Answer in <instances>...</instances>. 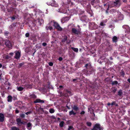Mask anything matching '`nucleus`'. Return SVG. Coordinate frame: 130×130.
<instances>
[{
  "label": "nucleus",
  "instance_id": "338daca9",
  "mask_svg": "<svg viewBox=\"0 0 130 130\" xmlns=\"http://www.w3.org/2000/svg\"><path fill=\"white\" fill-rule=\"evenodd\" d=\"M52 117H53V119H55V116H52Z\"/></svg>",
  "mask_w": 130,
  "mask_h": 130
},
{
  "label": "nucleus",
  "instance_id": "13d9d810",
  "mask_svg": "<svg viewBox=\"0 0 130 130\" xmlns=\"http://www.w3.org/2000/svg\"><path fill=\"white\" fill-rule=\"evenodd\" d=\"M107 105H108V106H110V103H108L107 104Z\"/></svg>",
  "mask_w": 130,
  "mask_h": 130
},
{
  "label": "nucleus",
  "instance_id": "680f3d73",
  "mask_svg": "<svg viewBox=\"0 0 130 130\" xmlns=\"http://www.w3.org/2000/svg\"><path fill=\"white\" fill-rule=\"evenodd\" d=\"M2 67V65L0 63V68H1Z\"/></svg>",
  "mask_w": 130,
  "mask_h": 130
},
{
  "label": "nucleus",
  "instance_id": "79ce46f5",
  "mask_svg": "<svg viewBox=\"0 0 130 130\" xmlns=\"http://www.w3.org/2000/svg\"><path fill=\"white\" fill-rule=\"evenodd\" d=\"M48 64L49 66H53V63H52V62H51L49 63Z\"/></svg>",
  "mask_w": 130,
  "mask_h": 130
},
{
  "label": "nucleus",
  "instance_id": "09e8293b",
  "mask_svg": "<svg viewBox=\"0 0 130 130\" xmlns=\"http://www.w3.org/2000/svg\"><path fill=\"white\" fill-rule=\"evenodd\" d=\"M115 102H113L111 103V105H115Z\"/></svg>",
  "mask_w": 130,
  "mask_h": 130
},
{
  "label": "nucleus",
  "instance_id": "7c9ffc66",
  "mask_svg": "<svg viewBox=\"0 0 130 130\" xmlns=\"http://www.w3.org/2000/svg\"><path fill=\"white\" fill-rule=\"evenodd\" d=\"M73 128L72 126H69L68 128V130H73Z\"/></svg>",
  "mask_w": 130,
  "mask_h": 130
},
{
  "label": "nucleus",
  "instance_id": "72a5a7b5",
  "mask_svg": "<svg viewBox=\"0 0 130 130\" xmlns=\"http://www.w3.org/2000/svg\"><path fill=\"white\" fill-rule=\"evenodd\" d=\"M20 116L22 118H24L25 117V115L24 113H21L20 114Z\"/></svg>",
  "mask_w": 130,
  "mask_h": 130
},
{
  "label": "nucleus",
  "instance_id": "f704fd0d",
  "mask_svg": "<svg viewBox=\"0 0 130 130\" xmlns=\"http://www.w3.org/2000/svg\"><path fill=\"white\" fill-rule=\"evenodd\" d=\"M86 124L88 126H90L91 125V123L89 122H87Z\"/></svg>",
  "mask_w": 130,
  "mask_h": 130
},
{
  "label": "nucleus",
  "instance_id": "9b49d317",
  "mask_svg": "<svg viewBox=\"0 0 130 130\" xmlns=\"http://www.w3.org/2000/svg\"><path fill=\"white\" fill-rule=\"evenodd\" d=\"M15 55L14 56L15 58L17 59H19L20 57V53L19 52H15Z\"/></svg>",
  "mask_w": 130,
  "mask_h": 130
},
{
  "label": "nucleus",
  "instance_id": "cd10ccee",
  "mask_svg": "<svg viewBox=\"0 0 130 130\" xmlns=\"http://www.w3.org/2000/svg\"><path fill=\"white\" fill-rule=\"evenodd\" d=\"M76 114V113L74 112L73 111V110H72L69 112V115H71L72 114L75 115Z\"/></svg>",
  "mask_w": 130,
  "mask_h": 130
},
{
  "label": "nucleus",
  "instance_id": "bb28decb",
  "mask_svg": "<svg viewBox=\"0 0 130 130\" xmlns=\"http://www.w3.org/2000/svg\"><path fill=\"white\" fill-rule=\"evenodd\" d=\"M73 109L75 111H77L78 109V108L77 106H74L73 108Z\"/></svg>",
  "mask_w": 130,
  "mask_h": 130
},
{
  "label": "nucleus",
  "instance_id": "6e6552de",
  "mask_svg": "<svg viewBox=\"0 0 130 130\" xmlns=\"http://www.w3.org/2000/svg\"><path fill=\"white\" fill-rule=\"evenodd\" d=\"M5 44L7 47L9 48H11V47L12 45L11 43L9 40H6Z\"/></svg>",
  "mask_w": 130,
  "mask_h": 130
},
{
  "label": "nucleus",
  "instance_id": "603ef678",
  "mask_svg": "<svg viewBox=\"0 0 130 130\" xmlns=\"http://www.w3.org/2000/svg\"><path fill=\"white\" fill-rule=\"evenodd\" d=\"M10 57L9 56L7 55V56H6V59H8V58H10Z\"/></svg>",
  "mask_w": 130,
  "mask_h": 130
},
{
  "label": "nucleus",
  "instance_id": "c9c22d12",
  "mask_svg": "<svg viewBox=\"0 0 130 130\" xmlns=\"http://www.w3.org/2000/svg\"><path fill=\"white\" fill-rule=\"evenodd\" d=\"M118 95L121 96L122 94V92L121 90H119L118 92Z\"/></svg>",
  "mask_w": 130,
  "mask_h": 130
},
{
  "label": "nucleus",
  "instance_id": "3c124183",
  "mask_svg": "<svg viewBox=\"0 0 130 130\" xmlns=\"http://www.w3.org/2000/svg\"><path fill=\"white\" fill-rule=\"evenodd\" d=\"M15 112L16 113H18L19 112V111L17 109H16L15 110Z\"/></svg>",
  "mask_w": 130,
  "mask_h": 130
},
{
  "label": "nucleus",
  "instance_id": "9d476101",
  "mask_svg": "<svg viewBox=\"0 0 130 130\" xmlns=\"http://www.w3.org/2000/svg\"><path fill=\"white\" fill-rule=\"evenodd\" d=\"M70 92L68 91H64V93H63V94H62L61 95H63L65 97H67L69 96V94H70Z\"/></svg>",
  "mask_w": 130,
  "mask_h": 130
},
{
  "label": "nucleus",
  "instance_id": "0e129e2a",
  "mask_svg": "<svg viewBox=\"0 0 130 130\" xmlns=\"http://www.w3.org/2000/svg\"><path fill=\"white\" fill-rule=\"evenodd\" d=\"M2 39V38H1L0 37V43H1V41Z\"/></svg>",
  "mask_w": 130,
  "mask_h": 130
},
{
  "label": "nucleus",
  "instance_id": "f257e3e1",
  "mask_svg": "<svg viewBox=\"0 0 130 130\" xmlns=\"http://www.w3.org/2000/svg\"><path fill=\"white\" fill-rule=\"evenodd\" d=\"M50 25H53L54 26L56 29L59 30L61 31L62 30V28L60 26L59 24L54 21H51L50 22Z\"/></svg>",
  "mask_w": 130,
  "mask_h": 130
},
{
  "label": "nucleus",
  "instance_id": "ddd939ff",
  "mask_svg": "<svg viewBox=\"0 0 130 130\" xmlns=\"http://www.w3.org/2000/svg\"><path fill=\"white\" fill-rule=\"evenodd\" d=\"M37 21L39 23L40 25H41L44 22L43 19H40L39 18H38Z\"/></svg>",
  "mask_w": 130,
  "mask_h": 130
},
{
  "label": "nucleus",
  "instance_id": "49530a36",
  "mask_svg": "<svg viewBox=\"0 0 130 130\" xmlns=\"http://www.w3.org/2000/svg\"><path fill=\"white\" fill-rule=\"evenodd\" d=\"M85 113V112L84 111H83L81 112L80 113L81 115H83Z\"/></svg>",
  "mask_w": 130,
  "mask_h": 130
},
{
  "label": "nucleus",
  "instance_id": "39448f33",
  "mask_svg": "<svg viewBox=\"0 0 130 130\" xmlns=\"http://www.w3.org/2000/svg\"><path fill=\"white\" fill-rule=\"evenodd\" d=\"M95 127H96V130H103V128L99 123H96L94 125L93 128H95Z\"/></svg>",
  "mask_w": 130,
  "mask_h": 130
},
{
  "label": "nucleus",
  "instance_id": "393cba45",
  "mask_svg": "<svg viewBox=\"0 0 130 130\" xmlns=\"http://www.w3.org/2000/svg\"><path fill=\"white\" fill-rule=\"evenodd\" d=\"M11 129L12 130H20L19 128L15 127H12Z\"/></svg>",
  "mask_w": 130,
  "mask_h": 130
},
{
  "label": "nucleus",
  "instance_id": "7ed1b4c3",
  "mask_svg": "<svg viewBox=\"0 0 130 130\" xmlns=\"http://www.w3.org/2000/svg\"><path fill=\"white\" fill-rule=\"evenodd\" d=\"M46 4L48 5H51V6H54L55 7H57L58 6L57 3H56V2L53 0L52 1L51 3L48 2L46 3Z\"/></svg>",
  "mask_w": 130,
  "mask_h": 130
},
{
  "label": "nucleus",
  "instance_id": "37998d69",
  "mask_svg": "<svg viewBox=\"0 0 130 130\" xmlns=\"http://www.w3.org/2000/svg\"><path fill=\"white\" fill-rule=\"evenodd\" d=\"M46 43L45 42H44L42 43V45L44 46H46Z\"/></svg>",
  "mask_w": 130,
  "mask_h": 130
},
{
  "label": "nucleus",
  "instance_id": "f8f14e48",
  "mask_svg": "<svg viewBox=\"0 0 130 130\" xmlns=\"http://www.w3.org/2000/svg\"><path fill=\"white\" fill-rule=\"evenodd\" d=\"M4 116L3 114L0 113V122H2L4 120Z\"/></svg>",
  "mask_w": 130,
  "mask_h": 130
},
{
  "label": "nucleus",
  "instance_id": "0eeeda50",
  "mask_svg": "<svg viewBox=\"0 0 130 130\" xmlns=\"http://www.w3.org/2000/svg\"><path fill=\"white\" fill-rule=\"evenodd\" d=\"M72 32L75 34L78 35L80 33V29L77 30L75 28H73L72 29Z\"/></svg>",
  "mask_w": 130,
  "mask_h": 130
},
{
  "label": "nucleus",
  "instance_id": "20e7f679",
  "mask_svg": "<svg viewBox=\"0 0 130 130\" xmlns=\"http://www.w3.org/2000/svg\"><path fill=\"white\" fill-rule=\"evenodd\" d=\"M123 28L125 29V32L129 33L130 32V28L128 25H124L123 26Z\"/></svg>",
  "mask_w": 130,
  "mask_h": 130
},
{
  "label": "nucleus",
  "instance_id": "a19ab883",
  "mask_svg": "<svg viewBox=\"0 0 130 130\" xmlns=\"http://www.w3.org/2000/svg\"><path fill=\"white\" fill-rule=\"evenodd\" d=\"M13 25H11L9 27V28L10 29H12L13 28Z\"/></svg>",
  "mask_w": 130,
  "mask_h": 130
},
{
  "label": "nucleus",
  "instance_id": "052dcab7",
  "mask_svg": "<svg viewBox=\"0 0 130 130\" xmlns=\"http://www.w3.org/2000/svg\"><path fill=\"white\" fill-rule=\"evenodd\" d=\"M70 42H71L70 40H69V41H68L67 42L68 43H70Z\"/></svg>",
  "mask_w": 130,
  "mask_h": 130
},
{
  "label": "nucleus",
  "instance_id": "a878e982",
  "mask_svg": "<svg viewBox=\"0 0 130 130\" xmlns=\"http://www.w3.org/2000/svg\"><path fill=\"white\" fill-rule=\"evenodd\" d=\"M71 48L74 51L76 52H77L78 51V49L77 48H75L74 47H72Z\"/></svg>",
  "mask_w": 130,
  "mask_h": 130
},
{
  "label": "nucleus",
  "instance_id": "ea45409f",
  "mask_svg": "<svg viewBox=\"0 0 130 130\" xmlns=\"http://www.w3.org/2000/svg\"><path fill=\"white\" fill-rule=\"evenodd\" d=\"M9 34V32L8 31H5V36H7Z\"/></svg>",
  "mask_w": 130,
  "mask_h": 130
},
{
  "label": "nucleus",
  "instance_id": "864d4df0",
  "mask_svg": "<svg viewBox=\"0 0 130 130\" xmlns=\"http://www.w3.org/2000/svg\"><path fill=\"white\" fill-rule=\"evenodd\" d=\"M13 53H9V55H11V56H13Z\"/></svg>",
  "mask_w": 130,
  "mask_h": 130
},
{
  "label": "nucleus",
  "instance_id": "de8ad7c7",
  "mask_svg": "<svg viewBox=\"0 0 130 130\" xmlns=\"http://www.w3.org/2000/svg\"><path fill=\"white\" fill-rule=\"evenodd\" d=\"M62 57H59V59H58L60 61H61L62 60Z\"/></svg>",
  "mask_w": 130,
  "mask_h": 130
},
{
  "label": "nucleus",
  "instance_id": "412c9836",
  "mask_svg": "<svg viewBox=\"0 0 130 130\" xmlns=\"http://www.w3.org/2000/svg\"><path fill=\"white\" fill-rule=\"evenodd\" d=\"M29 97L30 98H32L33 99H35L36 98V96L34 94H32L30 95Z\"/></svg>",
  "mask_w": 130,
  "mask_h": 130
},
{
  "label": "nucleus",
  "instance_id": "5fc2aeb1",
  "mask_svg": "<svg viewBox=\"0 0 130 130\" xmlns=\"http://www.w3.org/2000/svg\"><path fill=\"white\" fill-rule=\"evenodd\" d=\"M30 112H27L26 113H25L26 115H28L29 113H30Z\"/></svg>",
  "mask_w": 130,
  "mask_h": 130
},
{
  "label": "nucleus",
  "instance_id": "4d7b16f0",
  "mask_svg": "<svg viewBox=\"0 0 130 130\" xmlns=\"http://www.w3.org/2000/svg\"><path fill=\"white\" fill-rule=\"evenodd\" d=\"M127 81L129 82L130 83V78H128V80H127Z\"/></svg>",
  "mask_w": 130,
  "mask_h": 130
},
{
  "label": "nucleus",
  "instance_id": "e433bc0d",
  "mask_svg": "<svg viewBox=\"0 0 130 130\" xmlns=\"http://www.w3.org/2000/svg\"><path fill=\"white\" fill-rule=\"evenodd\" d=\"M17 18L15 16H13V17H11L10 18L12 19V20H13Z\"/></svg>",
  "mask_w": 130,
  "mask_h": 130
},
{
  "label": "nucleus",
  "instance_id": "5701e85b",
  "mask_svg": "<svg viewBox=\"0 0 130 130\" xmlns=\"http://www.w3.org/2000/svg\"><path fill=\"white\" fill-rule=\"evenodd\" d=\"M93 111V109L91 107L88 108V112H90L91 113H92Z\"/></svg>",
  "mask_w": 130,
  "mask_h": 130
},
{
  "label": "nucleus",
  "instance_id": "f3484780",
  "mask_svg": "<svg viewBox=\"0 0 130 130\" xmlns=\"http://www.w3.org/2000/svg\"><path fill=\"white\" fill-rule=\"evenodd\" d=\"M114 5L116 6H118L120 5V1L119 0H117L114 3Z\"/></svg>",
  "mask_w": 130,
  "mask_h": 130
},
{
  "label": "nucleus",
  "instance_id": "4c0bfd02",
  "mask_svg": "<svg viewBox=\"0 0 130 130\" xmlns=\"http://www.w3.org/2000/svg\"><path fill=\"white\" fill-rule=\"evenodd\" d=\"M93 28L94 29L96 28L97 27V26L95 24H93Z\"/></svg>",
  "mask_w": 130,
  "mask_h": 130
},
{
  "label": "nucleus",
  "instance_id": "69168bd1",
  "mask_svg": "<svg viewBox=\"0 0 130 130\" xmlns=\"http://www.w3.org/2000/svg\"><path fill=\"white\" fill-rule=\"evenodd\" d=\"M59 87H60V88H62V86H59Z\"/></svg>",
  "mask_w": 130,
  "mask_h": 130
},
{
  "label": "nucleus",
  "instance_id": "2eb2a0df",
  "mask_svg": "<svg viewBox=\"0 0 130 130\" xmlns=\"http://www.w3.org/2000/svg\"><path fill=\"white\" fill-rule=\"evenodd\" d=\"M32 127V124L30 122L28 123L27 124V128L29 130L31 129Z\"/></svg>",
  "mask_w": 130,
  "mask_h": 130
},
{
  "label": "nucleus",
  "instance_id": "c756f323",
  "mask_svg": "<svg viewBox=\"0 0 130 130\" xmlns=\"http://www.w3.org/2000/svg\"><path fill=\"white\" fill-rule=\"evenodd\" d=\"M117 15V17L119 18V20H122V18H120L121 17H122H122H123L122 15L121 14H120V17H119V15H118V14Z\"/></svg>",
  "mask_w": 130,
  "mask_h": 130
},
{
  "label": "nucleus",
  "instance_id": "dca6fc26",
  "mask_svg": "<svg viewBox=\"0 0 130 130\" xmlns=\"http://www.w3.org/2000/svg\"><path fill=\"white\" fill-rule=\"evenodd\" d=\"M34 102L35 103H44V101L43 100H42L40 99H37L34 101Z\"/></svg>",
  "mask_w": 130,
  "mask_h": 130
},
{
  "label": "nucleus",
  "instance_id": "8fccbe9b",
  "mask_svg": "<svg viewBox=\"0 0 130 130\" xmlns=\"http://www.w3.org/2000/svg\"><path fill=\"white\" fill-rule=\"evenodd\" d=\"M67 39V36H65L64 37V41H66Z\"/></svg>",
  "mask_w": 130,
  "mask_h": 130
},
{
  "label": "nucleus",
  "instance_id": "a18cd8bd",
  "mask_svg": "<svg viewBox=\"0 0 130 130\" xmlns=\"http://www.w3.org/2000/svg\"><path fill=\"white\" fill-rule=\"evenodd\" d=\"M29 35V34L28 33H26L25 34L26 36V37H28Z\"/></svg>",
  "mask_w": 130,
  "mask_h": 130
},
{
  "label": "nucleus",
  "instance_id": "e2e57ef3",
  "mask_svg": "<svg viewBox=\"0 0 130 130\" xmlns=\"http://www.w3.org/2000/svg\"><path fill=\"white\" fill-rule=\"evenodd\" d=\"M84 130H89V129H87L86 128H85Z\"/></svg>",
  "mask_w": 130,
  "mask_h": 130
},
{
  "label": "nucleus",
  "instance_id": "4be33fe9",
  "mask_svg": "<svg viewBox=\"0 0 130 130\" xmlns=\"http://www.w3.org/2000/svg\"><path fill=\"white\" fill-rule=\"evenodd\" d=\"M117 40V38L116 36H114L112 39V40L113 42H116Z\"/></svg>",
  "mask_w": 130,
  "mask_h": 130
},
{
  "label": "nucleus",
  "instance_id": "c03bdc74",
  "mask_svg": "<svg viewBox=\"0 0 130 130\" xmlns=\"http://www.w3.org/2000/svg\"><path fill=\"white\" fill-rule=\"evenodd\" d=\"M61 9H60V10H59L60 11V12H61V13H65L66 12V11H64V12L62 11H61Z\"/></svg>",
  "mask_w": 130,
  "mask_h": 130
},
{
  "label": "nucleus",
  "instance_id": "4468645a",
  "mask_svg": "<svg viewBox=\"0 0 130 130\" xmlns=\"http://www.w3.org/2000/svg\"><path fill=\"white\" fill-rule=\"evenodd\" d=\"M53 26V25H50L49 23L48 25L46 27V28L47 30L49 29L50 30H53V28L52 27Z\"/></svg>",
  "mask_w": 130,
  "mask_h": 130
},
{
  "label": "nucleus",
  "instance_id": "c85d7f7f",
  "mask_svg": "<svg viewBox=\"0 0 130 130\" xmlns=\"http://www.w3.org/2000/svg\"><path fill=\"white\" fill-rule=\"evenodd\" d=\"M64 123V122L63 121H61V122H60V124H59L60 126L61 127H63V126Z\"/></svg>",
  "mask_w": 130,
  "mask_h": 130
},
{
  "label": "nucleus",
  "instance_id": "2f4dec72",
  "mask_svg": "<svg viewBox=\"0 0 130 130\" xmlns=\"http://www.w3.org/2000/svg\"><path fill=\"white\" fill-rule=\"evenodd\" d=\"M100 25L102 26H103L105 25V24L103 22H102L100 23Z\"/></svg>",
  "mask_w": 130,
  "mask_h": 130
},
{
  "label": "nucleus",
  "instance_id": "774afa93",
  "mask_svg": "<svg viewBox=\"0 0 130 130\" xmlns=\"http://www.w3.org/2000/svg\"><path fill=\"white\" fill-rule=\"evenodd\" d=\"M115 105H116V106H118V104H115Z\"/></svg>",
  "mask_w": 130,
  "mask_h": 130
},
{
  "label": "nucleus",
  "instance_id": "6e6d98bb",
  "mask_svg": "<svg viewBox=\"0 0 130 130\" xmlns=\"http://www.w3.org/2000/svg\"><path fill=\"white\" fill-rule=\"evenodd\" d=\"M92 130H97L96 129V128L95 127V128H93V129H92Z\"/></svg>",
  "mask_w": 130,
  "mask_h": 130
},
{
  "label": "nucleus",
  "instance_id": "423d86ee",
  "mask_svg": "<svg viewBox=\"0 0 130 130\" xmlns=\"http://www.w3.org/2000/svg\"><path fill=\"white\" fill-rule=\"evenodd\" d=\"M16 121L18 125H21L22 124L24 125L26 123L25 122H22L21 119L20 118L17 119L16 120Z\"/></svg>",
  "mask_w": 130,
  "mask_h": 130
},
{
  "label": "nucleus",
  "instance_id": "aec40b11",
  "mask_svg": "<svg viewBox=\"0 0 130 130\" xmlns=\"http://www.w3.org/2000/svg\"><path fill=\"white\" fill-rule=\"evenodd\" d=\"M17 89L18 90L20 91L23 90L24 89V88H23L21 87H17Z\"/></svg>",
  "mask_w": 130,
  "mask_h": 130
},
{
  "label": "nucleus",
  "instance_id": "b1692460",
  "mask_svg": "<svg viewBox=\"0 0 130 130\" xmlns=\"http://www.w3.org/2000/svg\"><path fill=\"white\" fill-rule=\"evenodd\" d=\"M49 112L51 113H53L55 112L54 109L53 108H50L49 110Z\"/></svg>",
  "mask_w": 130,
  "mask_h": 130
},
{
  "label": "nucleus",
  "instance_id": "58836bf2",
  "mask_svg": "<svg viewBox=\"0 0 130 130\" xmlns=\"http://www.w3.org/2000/svg\"><path fill=\"white\" fill-rule=\"evenodd\" d=\"M118 84V82L117 81H115L113 82H112V85L117 84Z\"/></svg>",
  "mask_w": 130,
  "mask_h": 130
},
{
  "label": "nucleus",
  "instance_id": "f03ea898",
  "mask_svg": "<svg viewBox=\"0 0 130 130\" xmlns=\"http://www.w3.org/2000/svg\"><path fill=\"white\" fill-rule=\"evenodd\" d=\"M85 67L87 69H89V71H87V72L85 74L87 76L89 74H91L92 72L93 71V69L91 67V65L90 63L87 64H86Z\"/></svg>",
  "mask_w": 130,
  "mask_h": 130
},
{
  "label": "nucleus",
  "instance_id": "bf43d9fd",
  "mask_svg": "<svg viewBox=\"0 0 130 130\" xmlns=\"http://www.w3.org/2000/svg\"><path fill=\"white\" fill-rule=\"evenodd\" d=\"M67 106V108L68 109H70V108H69V107L68 106Z\"/></svg>",
  "mask_w": 130,
  "mask_h": 130
},
{
  "label": "nucleus",
  "instance_id": "6ab92c4d",
  "mask_svg": "<svg viewBox=\"0 0 130 130\" xmlns=\"http://www.w3.org/2000/svg\"><path fill=\"white\" fill-rule=\"evenodd\" d=\"M12 96L11 95H9L8 97V102H11L12 101Z\"/></svg>",
  "mask_w": 130,
  "mask_h": 130
},
{
  "label": "nucleus",
  "instance_id": "a211bd4d",
  "mask_svg": "<svg viewBox=\"0 0 130 130\" xmlns=\"http://www.w3.org/2000/svg\"><path fill=\"white\" fill-rule=\"evenodd\" d=\"M111 12H113V13H116V14H119L120 15V13L118 12V11H117L114 9H112L111 10Z\"/></svg>",
  "mask_w": 130,
  "mask_h": 130
},
{
  "label": "nucleus",
  "instance_id": "473e14b6",
  "mask_svg": "<svg viewBox=\"0 0 130 130\" xmlns=\"http://www.w3.org/2000/svg\"><path fill=\"white\" fill-rule=\"evenodd\" d=\"M25 87L28 88H31V85H25Z\"/></svg>",
  "mask_w": 130,
  "mask_h": 130
},
{
  "label": "nucleus",
  "instance_id": "1a4fd4ad",
  "mask_svg": "<svg viewBox=\"0 0 130 130\" xmlns=\"http://www.w3.org/2000/svg\"><path fill=\"white\" fill-rule=\"evenodd\" d=\"M69 19V18L68 17H66L63 18L61 19V22L62 23H63L64 22L68 21Z\"/></svg>",
  "mask_w": 130,
  "mask_h": 130
}]
</instances>
